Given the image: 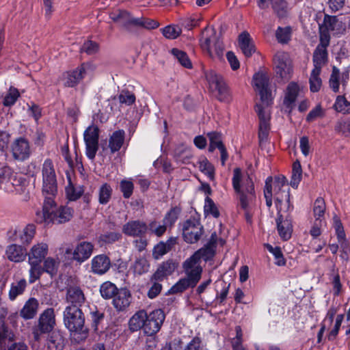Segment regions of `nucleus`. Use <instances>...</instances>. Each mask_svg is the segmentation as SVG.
Instances as JSON below:
<instances>
[{
  "label": "nucleus",
  "mask_w": 350,
  "mask_h": 350,
  "mask_svg": "<svg viewBox=\"0 0 350 350\" xmlns=\"http://www.w3.org/2000/svg\"><path fill=\"white\" fill-rule=\"evenodd\" d=\"M125 137L124 130L120 129L114 131L109 137V147L112 153L118 151L122 146Z\"/></svg>",
  "instance_id": "34"
},
{
  "label": "nucleus",
  "mask_w": 350,
  "mask_h": 350,
  "mask_svg": "<svg viewBox=\"0 0 350 350\" xmlns=\"http://www.w3.org/2000/svg\"><path fill=\"white\" fill-rule=\"evenodd\" d=\"M180 214V209L177 207L171 208L165 215L163 222L166 226H172L176 221Z\"/></svg>",
  "instance_id": "52"
},
{
  "label": "nucleus",
  "mask_w": 350,
  "mask_h": 350,
  "mask_svg": "<svg viewBox=\"0 0 350 350\" xmlns=\"http://www.w3.org/2000/svg\"><path fill=\"white\" fill-rule=\"evenodd\" d=\"M204 210L206 215H211L215 218H217L219 216V211L216 204L208 196H206L205 198Z\"/></svg>",
  "instance_id": "51"
},
{
  "label": "nucleus",
  "mask_w": 350,
  "mask_h": 350,
  "mask_svg": "<svg viewBox=\"0 0 350 350\" xmlns=\"http://www.w3.org/2000/svg\"><path fill=\"white\" fill-rule=\"evenodd\" d=\"M36 232L33 224H28L23 229L14 228L8 232V237L12 241H18L22 244H29L35 237Z\"/></svg>",
  "instance_id": "15"
},
{
  "label": "nucleus",
  "mask_w": 350,
  "mask_h": 350,
  "mask_svg": "<svg viewBox=\"0 0 350 350\" xmlns=\"http://www.w3.org/2000/svg\"><path fill=\"white\" fill-rule=\"evenodd\" d=\"M165 315L161 309H157L149 314L144 310L135 312L129 322L131 332L143 329L145 334L152 336L159 332L165 321Z\"/></svg>",
  "instance_id": "4"
},
{
  "label": "nucleus",
  "mask_w": 350,
  "mask_h": 350,
  "mask_svg": "<svg viewBox=\"0 0 350 350\" xmlns=\"http://www.w3.org/2000/svg\"><path fill=\"white\" fill-rule=\"evenodd\" d=\"M47 345L49 350H62L64 346L62 335L59 332H52L48 339Z\"/></svg>",
  "instance_id": "36"
},
{
  "label": "nucleus",
  "mask_w": 350,
  "mask_h": 350,
  "mask_svg": "<svg viewBox=\"0 0 350 350\" xmlns=\"http://www.w3.org/2000/svg\"><path fill=\"white\" fill-rule=\"evenodd\" d=\"M254 85L258 92L263 105L269 106L272 103L271 92L269 88V77L264 73L258 72L253 77Z\"/></svg>",
  "instance_id": "13"
},
{
  "label": "nucleus",
  "mask_w": 350,
  "mask_h": 350,
  "mask_svg": "<svg viewBox=\"0 0 350 350\" xmlns=\"http://www.w3.org/2000/svg\"><path fill=\"white\" fill-rule=\"evenodd\" d=\"M239 46L246 57H250L256 51V48L250 35L247 31L242 32L238 38Z\"/></svg>",
  "instance_id": "28"
},
{
  "label": "nucleus",
  "mask_w": 350,
  "mask_h": 350,
  "mask_svg": "<svg viewBox=\"0 0 350 350\" xmlns=\"http://www.w3.org/2000/svg\"><path fill=\"white\" fill-rule=\"evenodd\" d=\"M149 267L148 261L144 257L137 258L132 266L134 273L137 275H142L148 272Z\"/></svg>",
  "instance_id": "43"
},
{
  "label": "nucleus",
  "mask_w": 350,
  "mask_h": 350,
  "mask_svg": "<svg viewBox=\"0 0 350 350\" xmlns=\"http://www.w3.org/2000/svg\"><path fill=\"white\" fill-rule=\"evenodd\" d=\"M325 211V203L322 198H317L314 204L313 212L315 219L323 220Z\"/></svg>",
  "instance_id": "49"
},
{
  "label": "nucleus",
  "mask_w": 350,
  "mask_h": 350,
  "mask_svg": "<svg viewBox=\"0 0 350 350\" xmlns=\"http://www.w3.org/2000/svg\"><path fill=\"white\" fill-rule=\"evenodd\" d=\"M177 267V264L172 260H167L163 262L158 267L157 271L152 275V280L163 281L167 276L172 274Z\"/></svg>",
  "instance_id": "26"
},
{
  "label": "nucleus",
  "mask_w": 350,
  "mask_h": 350,
  "mask_svg": "<svg viewBox=\"0 0 350 350\" xmlns=\"http://www.w3.org/2000/svg\"><path fill=\"white\" fill-rule=\"evenodd\" d=\"M271 177H268L265 182V187L264 189V196L266 200L267 206L270 208L272 206V185L271 184Z\"/></svg>",
  "instance_id": "60"
},
{
  "label": "nucleus",
  "mask_w": 350,
  "mask_h": 350,
  "mask_svg": "<svg viewBox=\"0 0 350 350\" xmlns=\"http://www.w3.org/2000/svg\"><path fill=\"white\" fill-rule=\"evenodd\" d=\"M55 324L54 309L49 308L40 316L38 325L33 328L32 334L36 341H39L42 334L50 332Z\"/></svg>",
  "instance_id": "10"
},
{
  "label": "nucleus",
  "mask_w": 350,
  "mask_h": 350,
  "mask_svg": "<svg viewBox=\"0 0 350 350\" xmlns=\"http://www.w3.org/2000/svg\"><path fill=\"white\" fill-rule=\"evenodd\" d=\"M255 111L258 114L259 122L270 120V112L267 109H265L262 104H256Z\"/></svg>",
  "instance_id": "62"
},
{
  "label": "nucleus",
  "mask_w": 350,
  "mask_h": 350,
  "mask_svg": "<svg viewBox=\"0 0 350 350\" xmlns=\"http://www.w3.org/2000/svg\"><path fill=\"white\" fill-rule=\"evenodd\" d=\"M118 291L116 286L111 282H105L100 287V295L105 299L113 298Z\"/></svg>",
  "instance_id": "38"
},
{
  "label": "nucleus",
  "mask_w": 350,
  "mask_h": 350,
  "mask_svg": "<svg viewBox=\"0 0 350 350\" xmlns=\"http://www.w3.org/2000/svg\"><path fill=\"white\" fill-rule=\"evenodd\" d=\"M49 253V245L45 242H39L34 244L27 254L28 261L35 262H42L46 258Z\"/></svg>",
  "instance_id": "22"
},
{
  "label": "nucleus",
  "mask_w": 350,
  "mask_h": 350,
  "mask_svg": "<svg viewBox=\"0 0 350 350\" xmlns=\"http://www.w3.org/2000/svg\"><path fill=\"white\" fill-rule=\"evenodd\" d=\"M321 72V70H314V69H312V70L311 72L309 82H310V89L311 92H319L321 87L322 81L319 77Z\"/></svg>",
  "instance_id": "45"
},
{
  "label": "nucleus",
  "mask_w": 350,
  "mask_h": 350,
  "mask_svg": "<svg viewBox=\"0 0 350 350\" xmlns=\"http://www.w3.org/2000/svg\"><path fill=\"white\" fill-rule=\"evenodd\" d=\"M26 285L27 282L24 279L16 283H12L9 292L10 299L14 300L18 295H21L24 292Z\"/></svg>",
  "instance_id": "47"
},
{
  "label": "nucleus",
  "mask_w": 350,
  "mask_h": 350,
  "mask_svg": "<svg viewBox=\"0 0 350 350\" xmlns=\"http://www.w3.org/2000/svg\"><path fill=\"white\" fill-rule=\"evenodd\" d=\"M65 327L71 332L80 334L81 339L88 335V329L85 327V317L81 308L75 306H66L63 313Z\"/></svg>",
  "instance_id": "5"
},
{
  "label": "nucleus",
  "mask_w": 350,
  "mask_h": 350,
  "mask_svg": "<svg viewBox=\"0 0 350 350\" xmlns=\"http://www.w3.org/2000/svg\"><path fill=\"white\" fill-rule=\"evenodd\" d=\"M182 231L185 242L195 243L201 238L204 228L199 219L190 217L183 223Z\"/></svg>",
  "instance_id": "9"
},
{
  "label": "nucleus",
  "mask_w": 350,
  "mask_h": 350,
  "mask_svg": "<svg viewBox=\"0 0 350 350\" xmlns=\"http://www.w3.org/2000/svg\"><path fill=\"white\" fill-rule=\"evenodd\" d=\"M89 65L82 64L76 69L64 72L61 77L65 87L73 88L76 86L86 75Z\"/></svg>",
  "instance_id": "16"
},
{
  "label": "nucleus",
  "mask_w": 350,
  "mask_h": 350,
  "mask_svg": "<svg viewBox=\"0 0 350 350\" xmlns=\"http://www.w3.org/2000/svg\"><path fill=\"white\" fill-rule=\"evenodd\" d=\"M232 184L237 194V206L244 211L247 222L252 223L257 206V198L252 178L247 173L243 174L241 170L237 167L233 170Z\"/></svg>",
  "instance_id": "1"
},
{
  "label": "nucleus",
  "mask_w": 350,
  "mask_h": 350,
  "mask_svg": "<svg viewBox=\"0 0 350 350\" xmlns=\"http://www.w3.org/2000/svg\"><path fill=\"white\" fill-rule=\"evenodd\" d=\"M299 92L298 85L294 83H290L286 88L284 105L288 109H291L293 103L295 102Z\"/></svg>",
  "instance_id": "35"
},
{
  "label": "nucleus",
  "mask_w": 350,
  "mask_h": 350,
  "mask_svg": "<svg viewBox=\"0 0 350 350\" xmlns=\"http://www.w3.org/2000/svg\"><path fill=\"white\" fill-rule=\"evenodd\" d=\"M173 155L178 163H187L192 157L191 148L183 144L175 148Z\"/></svg>",
  "instance_id": "32"
},
{
  "label": "nucleus",
  "mask_w": 350,
  "mask_h": 350,
  "mask_svg": "<svg viewBox=\"0 0 350 350\" xmlns=\"http://www.w3.org/2000/svg\"><path fill=\"white\" fill-rule=\"evenodd\" d=\"M43 271L49 273L51 276L57 274L59 262L57 259L52 257L46 258L43 261Z\"/></svg>",
  "instance_id": "39"
},
{
  "label": "nucleus",
  "mask_w": 350,
  "mask_h": 350,
  "mask_svg": "<svg viewBox=\"0 0 350 350\" xmlns=\"http://www.w3.org/2000/svg\"><path fill=\"white\" fill-rule=\"evenodd\" d=\"M111 18L116 22H121L124 25H132L141 27L142 18H134L131 16L130 14L125 10H119L118 13L113 14Z\"/></svg>",
  "instance_id": "29"
},
{
  "label": "nucleus",
  "mask_w": 350,
  "mask_h": 350,
  "mask_svg": "<svg viewBox=\"0 0 350 350\" xmlns=\"http://www.w3.org/2000/svg\"><path fill=\"white\" fill-rule=\"evenodd\" d=\"M118 100L121 104L131 105L135 102V96L128 90H122L118 95Z\"/></svg>",
  "instance_id": "57"
},
{
  "label": "nucleus",
  "mask_w": 350,
  "mask_h": 350,
  "mask_svg": "<svg viewBox=\"0 0 350 350\" xmlns=\"http://www.w3.org/2000/svg\"><path fill=\"white\" fill-rule=\"evenodd\" d=\"M167 226L163 224L162 225L154 220L149 223L148 225V230L157 237H161L166 231Z\"/></svg>",
  "instance_id": "58"
},
{
  "label": "nucleus",
  "mask_w": 350,
  "mask_h": 350,
  "mask_svg": "<svg viewBox=\"0 0 350 350\" xmlns=\"http://www.w3.org/2000/svg\"><path fill=\"white\" fill-rule=\"evenodd\" d=\"M98 51V44L92 40H88L83 43L80 49L81 53H86L88 55H93Z\"/></svg>",
  "instance_id": "59"
},
{
  "label": "nucleus",
  "mask_w": 350,
  "mask_h": 350,
  "mask_svg": "<svg viewBox=\"0 0 350 350\" xmlns=\"http://www.w3.org/2000/svg\"><path fill=\"white\" fill-rule=\"evenodd\" d=\"M200 170L207 177L213 180L215 178L214 166L208 161L206 157H202L198 161Z\"/></svg>",
  "instance_id": "41"
},
{
  "label": "nucleus",
  "mask_w": 350,
  "mask_h": 350,
  "mask_svg": "<svg viewBox=\"0 0 350 350\" xmlns=\"http://www.w3.org/2000/svg\"><path fill=\"white\" fill-rule=\"evenodd\" d=\"M131 295L130 291L125 288H120L113 298V306L117 311H124L131 304Z\"/></svg>",
  "instance_id": "24"
},
{
  "label": "nucleus",
  "mask_w": 350,
  "mask_h": 350,
  "mask_svg": "<svg viewBox=\"0 0 350 350\" xmlns=\"http://www.w3.org/2000/svg\"><path fill=\"white\" fill-rule=\"evenodd\" d=\"M147 231L148 225L146 222L139 219L131 220L122 226V232L133 237H144Z\"/></svg>",
  "instance_id": "18"
},
{
  "label": "nucleus",
  "mask_w": 350,
  "mask_h": 350,
  "mask_svg": "<svg viewBox=\"0 0 350 350\" xmlns=\"http://www.w3.org/2000/svg\"><path fill=\"white\" fill-rule=\"evenodd\" d=\"M12 157L19 161L28 159L31 154L30 144L23 137L16 138L10 146Z\"/></svg>",
  "instance_id": "14"
},
{
  "label": "nucleus",
  "mask_w": 350,
  "mask_h": 350,
  "mask_svg": "<svg viewBox=\"0 0 350 350\" xmlns=\"http://www.w3.org/2000/svg\"><path fill=\"white\" fill-rule=\"evenodd\" d=\"M171 53L181 66L189 69L192 68L191 62L185 52L178 49H173Z\"/></svg>",
  "instance_id": "42"
},
{
  "label": "nucleus",
  "mask_w": 350,
  "mask_h": 350,
  "mask_svg": "<svg viewBox=\"0 0 350 350\" xmlns=\"http://www.w3.org/2000/svg\"><path fill=\"white\" fill-rule=\"evenodd\" d=\"M111 266L110 258L105 254L95 256L91 260V271L96 275L106 273Z\"/></svg>",
  "instance_id": "19"
},
{
  "label": "nucleus",
  "mask_w": 350,
  "mask_h": 350,
  "mask_svg": "<svg viewBox=\"0 0 350 350\" xmlns=\"http://www.w3.org/2000/svg\"><path fill=\"white\" fill-rule=\"evenodd\" d=\"M215 40V33L214 29H209L208 27H205L202 32L200 42L202 50L206 51L209 55H212L211 47Z\"/></svg>",
  "instance_id": "31"
},
{
  "label": "nucleus",
  "mask_w": 350,
  "mask_h": 350,
  "mask_svg": "<svg viewBox=\"0 0 350 350\" xmlns=\"http://www.w3.org/2000/svg\"><path fill=\"white\" fill-rule=\"evenodd\" d=\"M340 70L336 66H333L332 72L329 78V87L334 92L339 91Z\"/></svg>",
  "instance_id": "53"
},
{
  "label": "nucleus",
  "mask_w": 350,
  "mask_h": 350,
  "mask_svg": "<svg viewBox=\"0 0 350 350\" xmlns=\"http://www.w3.org/2000/svg\"><path fill=\"white\" fill-rule=\"evenodd\" d=\"M42 193L44 196H55L57 191L56 174L53 161L44 160L42 167Z\"/></svg>",
  "instance_id": "7"
},
{
  "label": "nucleus",
  "mask_w": 350,
  "mask_h": 350,
  "mask_svg": "<svg viewBox=\"0 0 350 350\" xmlns=\"http://www.w3.org/2000/svg\"><path fill=\"white\" fill-rule=\"evenodd\" d=\"M269 5H271L278 17L283 18L286 16L288 8L285 0H258V5L260 9H266Z\"/></svg>",
  "instance_id": "23"
},
{
  "label": "nucleus",
  "mask_w": 350,
  "mask_h": 350,
  "mask_svg": "<svg viewBox=\"0 0 350 350\" xmlns=\"http://www.w3.org/2000/svg\"><path fill=\"white\" fill-rule=\"evenodd\" d=\"M28 262L30 265L29 282L33 283L40 278L44 271L41 266V263L32 261H28Z\"/></svg>",
  "instance_id": "46"
},
{
  "label": "nucleus",
  "mask_w": 350,
  "mask_h": 350,
  "mask_svg": "<svg viewBox=\"0 0 350 350\" xmlns=\"http://www.w3.org/2000/svg\"><path fill=\"white\" fill-rule=\"evenodd\" d=\"M163 35L168 39H175L180 33V29L178 27L169 25L162 29Z\"/></svg>",
  "instance_id": "61"
},
{
  "label": "nucleus",
  "mask_w": 350,
  "mask_h": 350,
  "mask_svg": "<svg viewBox=\"0 0 350 350\" xmlns=\"http://www.w3.org/2000/svg\"><path fill=\"white\" fill-rule=\"evenodd\" d=\"M39 303L36 298L29 299L20 311V315L25 320L32 319L38 312Z\"/></svg>",
  "instance_id": "30"
},
{
  "label": "nucleus",
  "mask_w": 350,
  "mask_h": 350,
  "mask_svg": "<svg viewBox=\"0 0 350 350\" xmlns=\"http://www.w3.org/2000/svg\"><path fill=\"white\" fill-rule=\"evenodd\" d=\"M85 297L83 291L78 286H70L66 292L67 306H75L81 308L85 303Z\"/></svg>",
  "instance_id": "25"
},
{
  "label": "nucleus",
  "mask_w": 350,
  "mask_h": 350,
  "mask_svg": "<svg viewBox=\"0 0 350 350\" xmlns=\"http://www.w3.org/2000/svg\"><path fill=\"white\" fill-rule=\"evenodd\" d=\"M54 196H46L42 209L36 211L34 221L44 226L61 224L69 221L73 217L74 210L68 206H56Z\"/></svg>",
  "instance_id": "3"
},
{
  "label": "nucleus",
  "mask_w": 350,
  "mask_h": 350,
  "mask_svg": "<svg viewBox=\"0 0 350 350\" xmlns=\"http://www.w3.org/2000/svg\"><path fill=\"white\" fill-rule=\"evenodd\" d=\"M8 182H11L13 187H14L15 190L19 193L25 192V187L27 183L23 176H17L16 174L14 172L12 179L11 180H8Z\"/></svg>",
  "instance_id": "50"
},
{
  "label": "nucleus",
  "mask_w": 350,
  "mask_h": 350,
  "mask_svg": "<svg viewBox=\"0 0 350 350\" xmlns=\"http://www.w3.org/2000/svg\"><path fill=\"white\" fill-rule=\"evenodd\" d=\"M214 256L213 251L209 247L201 248L183 263L185 277L180 279L170 288L171 293H183L189 288H194L201 279L203 271L201 260L205 262Z\"/></svg>",
  "instance_id": "2"
},
{
  "label": "nucleus",
  "mask_w": 350,
  "mask_h": 350,
  "mask_svg": "<svg viewBox=\"0 0 350 350\" xmlns=\"http://www.w3.org/2000/svg\"><path fill=\"white\" fill-rule=\"evenodd\" d=\"M66 193L68 198L73 201L79 199L81 196L83 191L81 189H76L73 185H69L66 187Z\"/></svg>",
  "instance_id": "64"
},
{
  "label": "nucleus",
  "mask_w": 350,
  "mask_h": 350,
  "mask_svg": "<svg viewBox=\"0 0 350 350\" xmlns=\"http://www.w3.org/2000/svg\"><path fill=\"white\" fill-rule=\"evenodd\" d=\"M274 69L276 76L287 81L291 77L292 66L287 53L279 51L273 57Z\"/></svg>",
  "instance_id": "12"
},
{
  "label": "nucleus",
  "mask_w": 350,
  "mask_h": 350,
  "mask_svg": "<svg viewBox=\"0 0 350 350\" xmlns=\"http://www.w3.org/2000/svg\"><path fill=\"white\" fill-rule=\"evenodd\" d=\"M328 61V53L327 49L316 48L312 55L314 70H321Z\"/></svg>",
  "instance_id": "33"
},
{
  "label": "nucleus",
  "mask_w": 350,
  "mask_h": 350,
  "mask_svg": "<svg viewBox=\"0 0 350 350\" xmlns=\"http://www.w3.org/2000/svg\"><path fill=\"white\" fill-rule=\"evenodd\" d=\"M100 130L97 125H90L83 133L85 144V154L90 160H94L98 150Z\"/></svg>",
  "instance_id": "11"
},
{
  "label": "nucleus",
  "mask_w": 350,
  "mask_h": 350,
  "mask_svg": "<svg viewBox=\"0 0 350 350\" xmlns=\"http://www.w3.org/2000/svg\"><path fill=\"white\" fill-rule=\"evenodd\" d=\"M277 230L282 239L286 241L291 237L293 232L291 215H280L276 218Z\"/></svg>",
  "instance_id": "20"
},
{
  "label": "nucleus",
  "mask_w": 350,
  "mask_h": 350,
  "mask_svg": "<svg viewBox=\"0 0 350 350\" xmlns=\"http://www.w3.org/2000/svg\"><path fill=\"white\" fill-rule=\"evenodd\" d=\"M94 245L89 241H81L75 247L72 254V259L79 264L88 260L92 255Z\"/></svg>",
  "instance_id": "17"
},
{
  "label": "nucleus",
  "mask_w": 350,
  "mask_h": 350,
  "mask_svg": "<svg viewBox=\"0 0 350 350\" xmlns=\"http://www.w3.org/2000/svg\"><path fill=\"white\" fill-rule=\"evenodd\" d=\"M120 191L124 198H129L133 192L134 185L133 182L127 180H122L120 183Z\"/></svg>",
  "instance_id": "56"
},
{
  "label": "nucleus",
  "mask_w": 350,
  "mask_h": 350,
  "mask_svg": "<svg viewBox=\"0 0 350 350\" xmlns=\"http://www.w3.org/2000/svg\"><path fill=\"white\" fill-rule=\"evenodd\" d=\"M122 238V234L117 232H108L99 236V241L105 243H113Z\"/></svg>",
  "instance_id": "54"
},
{
  "label": "nucleus",
  "mask_w": 350,
  "mask_h": 350,
  "mask_svg": "<svg viewBox=\"0 0 350 350\" xmlns=\"http://www.w3.org/2000/svg\"><path fill=\"white\" fill-rule=\"evenodd\" d=\"M210 141L208 150L213 152L215 148H218L221 153V165H224L228 159V154L227 150L222 143L221 134L217 132H210L207 134Z\"/></svg>",
  "instance_id": "21"
},
{
  "label": "nucleus",
  "mask_w": 350,
  "mask_h": 350,
  "mask_svg": "<svg viewBox=\"0 0 350 350\" xmlns=\"http://www.w3.org/2000/svg\"><path fill=\"white\" fill-rule=\"evenodd\" d=\"M19 97L20 93L18 90L15 88L10 87L8 93L3 98V106L8 107L13 106Z\"/></svg>",
  "instance_id": "44"
},
{
  "label": "nucleus",
  "mask_w": 350,
  "mask_h": 350,
  "mask_svg": "<svg viewBox=\"0 0 350 350\" xmlns=\"http://www.w3.org/2000/svg\"><path fill=\"white\" fill-rule=\"evenodd\" d=\"M286 178H278L273 183L275 206L277 208V217L284 215L283 213L290 215L293 210V205L291 202L290 189H283Z\"/></svg>",
  "instance_id": "6"
},
{
  "label": "nucleus",
  "mask_w": 350,
  "mask_h": 350,
  "mask_svg": "<svg viewBox=\"0 0 350 350\" xmlns=\"http://www.w3.org/2000/svg\"><path fill=\"white\" fill-rule=\"evenodd\" d=\"M334 130L336 133L345 135L350 136V120H339L336 123Z\"/></svg>",
  "instance_id": "55"
},
{
  "label": "nucleus",
  "mask_w": 350,
  "mask_h": 350,
  "mask_svg": "<svg viewBox=\"0 0 350 350\" xmlns=\"http://www.w3.org/2000/svg\"><path fill=\"white\" fill-rule=\"evenodd\" d=\"M334 107L338 112L344 114L350 113V102L343 96H337Z\"/></svg>",
  "instance_id": "48"
},
{
  "label": "nucleus",
  "mask_w": 350,
  "mask_h": 350,
  "mask_svg": "<svg viewBox=\"0 0 350 350\" xmlns=\"http://www.w3.org/2000/svg\"><path fill=\"white\" fill-rule=\"evenodd\" d=\"M150 282L152 283V285L148 292V297L150 299H154L160 294L162 290V285L159 283V280H152V277L150 278Z\"/></svg>",
  "instance_id": "63"
},
{
  "label": "nucleus",
  "mask_w": 350,
  "mask_h": 350,
  "mask_svg": "<svg viewBox=\"0 0 350 350\" xmlns=\"http://www.w3.org/2000/svg\"><path fill=\"white\" fill-rule=\"evenodd\" d=\"M302 178V169L299 161H296L293 164L292 174L290 185L293 188H297Z\"/></svg>",
  "instance_id": "40"
},
{
  "label": "nucleus",
  "mask_w": 350,
  "mask_h": 350,
  "mask_svg": "<svg viewBox=\"0 0 350 350\" xmlns=\"http://www.w3.org/2000/svg\"><path fill=\"white\" fill-rule=\"evenodd\" d=\"M205 77L211 90L217 92L218 100L225 103L230 102L231 94L222 76L213 70H208L206 72Z\"/></svg>",
  "instance_id": "8"
},
{
  "label": "nucleus",
  "mask_w": 350,
  "mask_h": 350,
  "mask_svg": "<svg viewBox=\"0 0 350 350\" xmlns=\"http://www.w3.org/2000/svg\"><path fill=\"white\" fill-rule=\"evenodd\" d=\"M5 256L10 261L21 262L25 260L27 254L26 249L22 245L11 244L6 247Z\"/></svg>",
  "instance_id": "27"
},
{
  "label": "nucleus",
  "mask_w": 350,
  "mask_h": 350,
  "mask_svg": "<svg viewBox=\"0 0 350 350\" xmlns=\"http://www.w3.org/2000/svg\"><path fill=\"white\" fill-rule=\"evenodd\" d=\"M112 193L113 189L109 184L105 183L101 185L98 191V202L103 205L108 204L111 198Z\"/></svg>",
  "instance_id": "37"
}]
</instances>
